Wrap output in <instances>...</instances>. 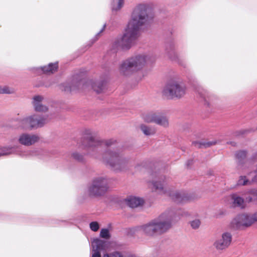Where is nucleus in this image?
Here are the masks:
<instances>
[{
    "label": "nucleus",
    "instance_id": "1",
    "mask_svg": "<svg viewBox=\"0 0 257 257\" xmlns=\"http://www.w3.org/2000/svg\"><path fill=\"white\" fill-rule=\"evenodd\" d=\"M152 17H133L128 23L123 36L114 43L118 49L127 50L134 45L141 35V30L147 27Z\"/></svg>",
    "mask_w": 257,
    "mask_h": 257
},
{
    "label": "nucleus",
    "instance_id": "2",
    "mask_svg": "<svg viewBox=\"0 0 257 257\" xmlns=\"http://www.w3.org/2000/svg\"><path fill=\"white\" fill-rule=\"evenodd\" d=\"M175 213L168 210L148 223L141 226V229L147 236L154 237L166 232L172 226Z\"/></svg>",
    "mask_w": 257,
    "mask_h": 257
},
{
    "label": "nucleus",
    "instance_id": "3",
    "mask_svg": "<svg viewBox=\"0 0 257 257\" xmlns=\"http://www.w3.org/2000/svg\"><path fill=\"white\" fill-rule=\"evenodd\" d=\"M170 184V179L166 177L152 182L154 188L157 191L161 194L169 196L177 203H185L191 200L190 194L184 191L174 190Z\"/></svg>",
    "mask_w": 257,
    "mask_h": 257
},
{
    "label": "nucleus",
    "instance_id": "4",
    "mask_svg": "<svg viewBox=\"0 0 257 257\" xmlns=\"http://www.w3.org/2000/svg\"><path fill=\"white\" fill-rule=\"evenodd\" d=\"M153 58L145 54H140L123 61L119 71L121 74L128 76L143 68L146 64L152 62Z\"/></svg>",
    "mask_w": 257,
    "mask_h": 257
},
{
    "label": "nucleus",
    "instance_id": "5",
    "mask_svg": "<svg viewBox=\"0 0 257 257\" xmlns=\"http://www.w3.org/2000/svg\"><path fill=\"white\" fill-rule=\"evenodd\" d=\"M103 161L115 171H122L128 165L129 160L116 152L108 149L103 156Z\"/></svg>",
    "mask_w": 257,
    "mask_h": 257
},
{
    "label": "nucleus",
    "instance_id": "6",
    "mask_svg": "<svg viewBox=\"0 0 257 257\" xmlns=\"http://www.w3.org/2000/svg\"><path fill=\"white\" fill-rule=\"evenodd\" d=\"M186 91V86L182 82L172 80L167 83L163 93L168 98L173 99L183 97L185 94Z\"/></svg>",
    "mask_w": 257,
    "mask_h": 257
},
{
    "label": "nucleus",
    "instance_id": "7",
    "mask_svg": "<svg viewBox=\"0 0 257 257\" xmlns=\"http://www.w3.org/2000/svg\"><path fill=\"white\" fill-rule=\"evenodd\" d=\"M48 122L44 116L33 114L23 118L19 121V127L24 130H32L43 126Z\"/></svg>",
    "mask_w": 257,
    "mask_h": 257
},
{
    "label": "nucleus",
    "instance_id": "8",
    "mask_svg": "<svg viewBox=\"0 0 257 257\" xmlns=\"http://www.w3.org/2000/svg\"><path fill=\"white\" fill-rule=\"evenodd\" d=\"M108 190L107 180L102 177L93 179L88 187V193L91 196L99 197L104 195Z\"/></svg>",
    "mask_w": 257,
    "mask_h": 257
},
{
    "label": "nucleus",
    "instance_id": "9",
    "mask_svg": "<svg viewBox=\"0 0 257 257\" xmlns=\"http://www.w3.org/2000/svg\"><path fill=\"white\" fill-rule=\"evenodd\" d=\"M232 239L231 233L227 231L224 232L214 241L213 245L217 250L223 251L230 245Z\"/></svg>",
    "mask_w": 257,
    "mask_h": 257
},
{
    "label": "nucleus",
    "instance_id": "10",
    "mask_svg": "<svg viewBox=\"0 0 257 257\" xmlns=\"http://www.w3.org/2000/svg\"><path fill=\"white\" fill-rule=\"evenodd\" d=\"M252 220L251 215L239 214L232 220L230 225L234 229H240L250 226L252 224Z\"/></svg>",
    "mask_w": 257,
    "mask_h": 257
},
{
    "label": "nucleus",
    "instance_id": "11",
    "mask_svg": "<svg viewBox=\"0 0 257 257\" xmlns=\"http://www.w3.org/2000/svg\"><path fill=\"white\" fill-rule=\"evenodd\" d=\"M39 140V137L37 135L23 133L19 136L18 142L22 145L30 146L38 142Z\"/></svg>",
    "mask_w": 257,
    "mask_h": 257
},
{
    "label": "nucleus",
    "instance_id": "12",
    "mask_svg": "<svg viewBox=\"0 0 257 257\" xmlns=\"http://www.w3.org/2000/svg\"><path fill=\"white\" fill-rule=\"evenodd\" d=\"M154 7L152 4H141L137 5L134 9L133 15L135 16H145L151 14L153 11Z\"/></svg>",
    "mask_w": 257,
    "mask_h": 257
},
{
    "label": "nucleus",
    "instance_id": "13",
    "mask_svg": "<svg viewBox=\"0 0 257 257\" xmlns=\"http://www.w3.org/2000/svg\"><path fill=\"white\" fill-rule=\"evenodd\" d=\"M44 99V97L41 95L33 97L32 104L35 111L45 112L48 110V107L42 103Z\"/></svg>",
    "mask_w": 257,
    "mask_h": 257
},
{
    "label": "nucleus",
    "instance_id": "14",
    "mask_svg": "<svg viewBox=\"0 0 257 257\" xmlns=\"http://www.w3.org/2000/svg\"><path fill=\"white\" fill-rule=\"evenodd\" d=\"M110 243L100 239H94L92 242V247L93 250L100 252L101 250H108Z\"/></svg>",
    "mask_w": 257,
    "mask_h": 257
},
{
    "label": "nucleus",
    "instance_id": "15",
    "mask_svg": "<svg viewBox=\"0 0 257 257\" xmlns=\"http://www.w3.org/2000/svg\"><path fill=\"white\" fill-rule=\"evenodd\" d=\"M154 123L165 128H167L169 126V121L168 117L159 113L157 114Z\"/></svg>",
    "mask_w": 257,
    "mask_h": 257
},
{
    "label": "nucleus",
    "instance_id": "16",
    "mask_svg": "<svg viewBox=\"0 0 257 257\" xmlns=\"http://www.w3.org/2000/svg\"><path fill=\"white\" fill-rule=\"evenodd\" d=\"M126 204L131 208L137 207L144 203L143 199L136 197H130L126 199Z\"/></svg>",
    "mask_w": 257,
    "mask_h": 257
},
{
    "label": "nucleus",
    "instance_id": "17",
    "mask_svg": "<svg viewBox=\"0 0 257 257\" xmlns=\"http://www.w3.org/2000/svg\"><path fill=\"white\" fill-rule=\"evenodd\" d=\"M140 128L142 133L146 136H153L156 133V130L154 127L147 125L145 124H141L140 125Z\"/></svg>",
    "mask_w": 257,
    "mask_h": 257
},
{
    "label": "nucleus",
    "instance_id": "18",
    "mask_svg": "<svg viewBox=\"0 0 257 257\" xmlns=\"http://www.w3.org/2000/svg\"><path fill=\"white\" fill-rule=\"evenodd\" d=\"M157 113L153 111L144 112L142 114L141 117L147 123H154Z\"/></svg>",
    "mask_w": 257,
    "mask_h": 257
},
{
    "label": "nucleus",
    "instance_id": "19",
    "mask_svg": "<svg viewBox=\"0 0 257 257\" xmlns=\"http://www.w3.org/2000/svg\"><path fill=\"white\" fill-rule=\"evenodd\" d=\"M233 207H244V199L236 194H233L230 197Z\"/></svg>",
    "mask_w": 257,
    "mask_h": 257
},
{
    "label": "nucleus",
    "instance_id": "20",
    "mask_svg": "<svg viewBox=\"0 0 257 257\" xmlns=\"http://www.w3.org/2000/svg\"><path fill=\"white\" fill-rule=\"evenodd\" d=\"M58 67V65L57 63H50L47 66L42 67L41 69L44 73L50 74L56 72Z\"/></svg>",
    "mask_w": 257,
    "mask_h": 257
},
{
    "label": "nucleus",
    "instance_id": "21",
    "mask_svg": "<svg viewBox=\"0 0 257 257\" xmlns=\"http://www.w3.org/2000/svg\"><path fill=\"white\" fill-rule=\"evenodd\" d=\"M87 148L89 150H93L99 146H101L102 143L100 142L97 139L94 137H90L87 140Z\"/></svg>",
    "mask_w": 257,
    "mask_h": 257
},
{
    "label": "nucleus",
    "instance_id": "22",
    "mask_svg": "<svg viewBox=\"0 0 257 257\" xmlns=\"http://www.w3.org/2000/svg\"><path fill=\"white\" fill-rule=\"evenodd\" d=\"M193 143L195 146L200 148H208L215 145L217 143V142L215 140L212 141H202L198 142H194Z\"/></svg>",
    "mask_w": 257,
    "mask_h": 257
},
{
    "label": "nucleus",
    "instance_id": "23",
    "mask_svg": "<svg viewBox=\"0 0 257 257\" xmlns=\"http://www.w3.org/2000/svg\"><path fill=\"white\" fill-rule=\"evenodd\" d=\"M123 0H112L111 2V10L112 11H117L123 6Z\"/></svg>",
    "mask_w": 257,
    "mask_h": 257
},
{
    "label": "nucleus",
    "instance_id": "24",
    "mask_svg": "<svg viewBox=\"0 0 257 257\" xmlns=\"http://www.w3.org/2000/svg\"><path fill=\"white\" fill-rule=\"evenodd\" d=\"M16 147H7L3 148L2 152L0 153V156L8 155L15 153L16 150Z\"/></svg>",
    "mask_w": 257,
    "mask_h": 257
},
{
    "label": "nucleus",
    "instance_id": "25",
    "mask_svg": "<svg viewBox=\"0 0 257 257\" xmlns=\"http://www.w3.org/2000/svg\"><path fill=\"white\" fill-rule=\"evenodd\" d=\"M15 90L7 86L2 87L0 86V94H13L15 93Z\"/></svg>",
    "mask_w": 257,
    "mask_h": 257
},
{
    "label": "nucleus",
    "instance_id": "26",
    "mask_svg": "<svg viewBox=\"0 0 257 257\" xmlns=\"http://www.w3.org/2000/svg\"><path fill=\"white\" fill-rule=\"evenodd\" d=\"M92 88L97 93H100L104 88V83L99 82L95 83L93 85Z\"/></svg>",
    "mask_w": 257,
    "mask_h": 257
},
{
    "label": "nucleus",
    "instance_id": "27",
    "mask_svg": "<svg viewBox=\"0 0 257 257\" xmlns=\"http://www.w3.org/2000/svg\"><path fill=\"white\" fill-rule=\"evenodd\" d=\"M102 257H123V255L121 252L115 251L109 253H105Z\"/></svg>",
    "mask_w": 257,
    "mask_h": 257
},
{
    "label": "nucleus",
    "instance_id": "28",
    "mask_svg": "<svg viewBox=\"0 0 257 257\" xmlns=\"http://www.w3.org/2000/svg\"><path fill=\"white\" fill-rule=\"evenodd\" d=\"M246 152L244 151H239L236 153V157L239 162L246 158Z\"/></svg>",
    "mask_w": 257,
    "mask_h": 257
},
{
    "label": "nucleus",
    "instance_id": "29",
    "mask_svg": "<svg viewBox=\"0 0 257 257\" xmlns=\"http://www.w3.org/2000/svg\"><path fill=\"white\" fill-rule=\"evenodd\" d=\"M100 236L102 238L108 239L110 237V234L108 229L106 228L101 229L100 232Z\"/></svg>",
    "mask_w": 257,
    "mask_h": 257
},
{
    "label": "nucleus",
    "instance_id": "30",
    "mask_svg": "<svg viewBox=\"0 0 257 257\" xmlns=\"http://www.w3.org/2000/svg\"><path fill=\"white\" fill-rule=\"evenodd\" d=\"M190 224L193 229H196L199 227L201 224V222L199 219H195L190 221Z\"/></svg>",
    "mask_w": 257,
    "mask_h": 257
},
{
    "label": "nucleus",
    "instance_id": "31",
    "mask_svg": "<svg viewBox=\"0 0 257 257\" xmlns=\"http://www.w3.org/2000/svg\"><path fill=\"white\" fill-rule=\"evenodd\" d=\"M250 183V182L246 178L245 176H241L237 182L239 185H246Z\"/></svg>",
    "mask_w": 257,
    "mask_h": 257
},
{
    "label": "nucleus",
    "instance_id": "32",
    "mask_svg": "<svg viewBox=\"0 0 257 257\" xmlns=\"http://www.w3.org/2000/svg\"><path fill=\"white\" fill-rule=\"evenodd\" d=\"M89 227L91 230L93 231H97L99 228V225L97 222L92 221L90 223Z\"/></svg>",
    "mask_w": 257,
    "mask_h": 257
},
{
    "label": "nucleus",
    "instance_id": "33",
    "mask_svg": "<svg viewBox=\"0 0 257 257\" xmlns=\"http://www.w3.org/2000/svg\"><path fill=\"white\" fill-rule=\"evenodd\" d=\"M71 157L78 161H82L83 157L78 153L74 152L71 154Z\"/></svg>",
    "mask_w": 257,
    "mask_h": 257
},
{
    "label": "nucleus",
    "instance_id": "34",
    "mask_svg": "<svg viewBox=\"0 0 257 257\" xmlns=\"http://www.w3.org/2000/svg\"><path fill=\"white\" fill-rule=\"evenodd\" d=\"M92 253L91 257H101V254L100 252L97 251V250L92 249Z\"/></svg>",
    "mask_w": 257,
    "mask_h": 257
},
{
    "label": "nucleus",
    "instance_id": "35",
    "mask_svg": "<svg viewBox=\"0 0 257 257\" xmlns=\"http://www.w3.org/2000/svg\"><path fill=\"white\" fill-rule=\"evenodd\" d=\"M251 216L252 220H253L252 223L255 221H257V213H254V214H253Z\"/></svg>",
    "mask_w": 257,
    "mask_h": 257
},
{
    "label": "nucleus",
    "instance_id": "36",
    "mask_svg": "<svg viewBox=\"0 0 257 257\" xmlns=\"http://www.w3.org/2000/svg\"><path fill=\"white\" fill-rule=\"evenodd\" d=\"M248 192L250 194L257 196V190H250Z\"/></svg>",
    "mask_w": 257,
    "mask_h": 257
},
{
    "label": "nucleus",
    "instance_id": "37",
    "mask_svg": "<svg viewBox=\"0 0 257 257\" xmlns=\"http://www.w3.org/2000/svg\"><path fill=\"white\" fill-rule=\"evenodd\" d=\"M113 142H114V141H112L111 140H109V141H106L105 144L106 146H109L111 145H112Z\"/></svg>",
    "mask_w": 257,
    "mask_h": 257
},
{
    "label": "nucleus",
    "instance_id": "38",
    "mask_svg": "<svg viewBox=\"0 0 257 257\" xmlns=\"http://www.w3.org/2000/svg\"><path fill=\"white\" fill-rule=\"evenodd\" d=\"M106 25H104L103 26V28L102 29V30L100 31V32L99 33H98L97 35H98L100 33H101L103 30L104 29Z\"/></svg>",
    "mask_w": 257,
    "mask_h": 257
},
{
    "label": "nucleus",
    "instance_id": "39",
    "mask_svg": "<svg viewBox=\"0 0 257 257\" xmlns=\"http://www.w3.org/2000/svg\"><path fill=\"white\" fill-rule=\"evenodd\" d=\"M246 199L248 202H250L252 200V198L251 197L247 198Z\"/></svg>",
    "mask_w": 257,
    "mask_h": 257
},
{
    "label": "nucleus",
    "instance_id": "40",
    "mask_svg": "<svg viewBox=\"0 0 257 257\" xmlns=\"http://www.w3.org/2000/svg\"><path fill=\"white\" fill-rule=\"evenodd\" d=\"M253 181H257V176H255V177H254V179H253Z\"/></svg>",
    "mask_w": 257,
    "mask_h": 257
}]
</instances>
